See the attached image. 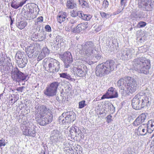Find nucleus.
<instances>
[{"label":"nucleus","mask_w":154,"mask_h":154,"mask_svg":"<svg viewBox=\"0 0 154 154\" xmlns=\"http://www.w3.org/2000/svg\"><path fill=\"white\" fill-rule=\"evenodd\" d=\"M76 6L74 0H67V7L68 8L72 9Z\"/></svg>","instance_id":"nucleus-24"},{"label":"nucleus","mask_w":154,"mask_h":154,"mask_svg":"<svg viewBox=\"0 0 154 154\" xmlns=\"http://www.w3.org/2000/svg\"><path fill=\"white\" fill-rule=\"evenodd\" d=\"M118 94L116 91L112 87H111L108 89L106 94L103 95L101 99L105 98H112L118 97Z\"/></svg>","instance_id":"nucleus-14"},{"label":"nucleus","mask_w":154,"mask_h":154,"mask_svg":"<svg viewBox=\"0 0 154 154\" xmlns=\"http://www.w3.org/2000/svg\"><path fill=\"white\" fill-rule=\"evenodd\" d=\"M145 125L142 124L139 126L137 130V134L138 135H144L146 134L147 129H146L144 127Z\"/></svg>","instance_id":"nucleus-20"},{"label":"nucleus","mask_w":154,"mask_h":154,"mask_svg":"<svg viewBox=\"0 0 154 154\" xmlns=\"http://www.w3.org/2000/svg\"><path fill=\"white\" fill-rule=\"evenodd\" d=\"M45 28L46 31L48 32H51V28L50 26L49 25H47L45 26Z\"/></svg>","instance_id":"nucleus-47"},{"label":"nucleus","mask_w":154,"mask_h":154,"mask_svg":"<svg viewBox=\"0 0 154 154\" xmlns=\"http://www.w3.org/2000/svg\"><path fill=\"white\" fill-rule=\"evenodd\" d=\"M59 75L60 77L61 78H65L69 80H70L71 79V76L66 72L60 73Z\"/></svg>","instance_id":"nucleus-31"},{"label":"nucleus","mask_w":154,"mask_h":154,"mask_svg":"<svg viewBox=\"0 0 154 154\" xmlns=\"http://www.w3.org/2000/svg\"><path fill=\"white\" fill-rule=\"evenodd\" d=\"M109 5L108 2L107 1L104 0L103 3V6H105L106 8V7H108Z\"/></svg>","instance_id":"nucleus-50"},{"label":"nucleus","mask_w":154,"mask_h":154,"mask_svg":"<svg viewBox=\"0 0 154 154\" xmlns=\"http://www.w3.org/2000/svg\"><path fill=\"white\" fill-rule=\"evenodd\" d=\"M26 0H25L20 2L19 4V7H21L23 5L26 3Z\"/></svg>","instance_id":"nucleus-55"},{"label":"nucleus","mask_w":154,"mask_h":154,"mask_svg":"<svg viewBox=\"0 0 154 154\" xmlns=\"http://www.w3.org/2000/svg\"><path fill=\"white\" fill-rule=\"evenodd\" d=\"M73 25H71L70 23H69L66 27L65 30L67 31H70L71 30H72L73 29Z\"/></svg>","instance_id":"nucleus-38"},{"label":"nucleus","mask_w":154,"mask_h":154,"mask_svg":"<svg viewBox=\"0 0 154 154\" xmlns=\"http://www.w3.org/2000/svg\"><path fill=\"white\" fill-rule=\"evenodd\" d=\"M128 80H126L123 79H121L117 82V85L119 87H121L122 89L124 88L123 86H125V85H126Z\"/></svg>","instance_id":"nucleus-25"},{"label":"nucleus","mask_w":154,"mask_h":154,"mask_svg":"<svg viewBox=\"0 0 154 154\" xmlns=\"http://www.w3.org/2000/svg\"><path fill=\"white\" fill-rule=\"evenodd\" d=\"M78 47L81 48V49L79 51V52L83 54L85 58L95 57L97 60L100 59L101 56L95 50V47L92 42H86L84 45H79Z\"/></svg>","instance_id":"nucleus-1"},{"label":"nucleus","mask_w":154,"mask_h":154,"mask_svg":"<svg viewBox=\"0 0 154 154\" xmlns=\"http://www.w3.org/2000/svg\"><path fill=\"white\" fill-rule=\"evenodd\" d=\"M42 52L46 56L49 54L50 51L46 47H45L43 48Z\"/></svg>","instance_id":"nucleus-36"},{"label":"nucleus","mask_w":154,"mask_h":154,"mask_svg":"<svg viewBox=\"0 0 154 154\" xmlns=\"http://www.w3.org/2000/svg\"><path fill=\"white\" fill-rule=\"evenodd\" d=\"M36 131L35 130V128L34 126H32L31 128H27L23 132V134L26 136L32 137H35V136Z\"/></svg>","instance_id":"nucleus-18"},{"label":"nucleus","mask_w":154,"mask_h":154,"mask_svg":"<svg viewBox=\"0 0 154 154\" xmlns=\"http://www.w3.org/2000/svg\"><path fill=\"white\" fill-rule=\"evenodd\" d=\"M132 15L135 18L137 19H140L141 17V16L138 14H137L135 13H134L132 14Z\"/></svg>","instance_id":"nucleus-48"},{"label":"nucleus","mask_w":154,"mask_h":154,"mask_svg":"<svg viewBox=\"0 0 154 154\" xmlns=\"http://www.w3.org/2000/svg\"><path fill=\"white\" fill-rule=\"evenodd\" d=\"M59 85V83L57 82L51 83L49 86L46 87L44 91V94L45 95L49 97L55 96L56 94Z\"/></svg>","instance_id":"nucleus-8"},{"label":"nucleus","mask_w":154,"mask_h":154,"mask_svg":"<svg viewBox=\"0 0 154 154\" xmlns=\"http://www.w3.org/2000/svg\"><path fill=\"white\" fill-rule=\"evenodd\" d=\"M83 8L87 9L89 7V5L88 3L86 1L80 5Z\"/></svg>","instance_id":"nucleus-40"},{"label":"nucleus","mask_w":154,"mask_h":154,"mask_svg":"<svg viewBox=\"0 0 154 154\" xmlns=\"http://www.w3.org/2000/svg\"><path fill=\"white\" fill-rule=\"evenodd\" d=\"M62 137V136L59 131H54L52 132L50 138L52 143L56 144L58 141L59 139H61Z\"/></svg>","instance_id":"nucleus-15"},{"label":"nucleus","mask_w":154,"mask_h":154,"mask_svg":"<svg viewBox=\"0 0 154 154\" xmlns=\"http://www.w3.org/2000/svg\"><path fill=\"white\" fill-rule=\"evenodd\" d=\"M43 17L42 16L38 17L37 19V21L35 22V24H37L38 23L42 22L43 21Z\"/></svg>","instance_id":"nucleus-43"},{"label":"nucleus","mask_w":154,"mask_h":154,"mask_svg":"<svg viewBox=\"0 0 154 154\" xmlns=\"http://www.w3.org/2000/svg\"><path fill=\"white\" fill-rule=\"evenodd\" d=\"M45 57L46 56L43 53V52H41L38 55V60H40Z\"/></svg>","instance_id":"nucleus-42"},{"label":"nucleus","mask_w":154,"mask_h":154,"mask_svg":"<svg viewBox=\"0 0 154 154\" xmlns=\"http://www.w3.org/2000/svg\"><path fill=\"white\" fill-rule=\"evenodd\" d=\"M26 0H25L20 2L19 4V7H21L23 5L26 3Z\"/></svg>","instance_id":"nucleus-54"},{"label":"nucleus","mask_w":154,"mask_h":154,"mask_svg":"<svg viewBox=\"0 0 154 154\" xmlns=\"http://www.w3.org/2000/svg\"><path fill=\"white\" fill-rule=\"evenodd\" d=\"M146 125L147 127V131L148 133H151L154 130V121L152 120H149Z\"/></svg>","instance_id":"nucleus-22"},{"label":"nucleus","mask_w":154,"mask_h":154,"mask_svg":"<svg viewBox=\"0 0 154 154\" xmlns=\"http://www.w3.org/2000/svg\"><path fill=\"white\" fill-rule=\"evenodd\" d=\"M57 21L58 22L60 23H62L63 22H64L65 21L66 18H63V17H62L61 16H60L58 15L57 17Z\"/></svg>","instance_id":"nucleus-41"},{"label":"nucleus","mask_w":154,"mask_h":154,"mask_svg":"<svg viewBox=\"0 0 154 154\" xmlns=\"http://www.w3.org/2000/svg\"><path fill=\"white\" fill-rule=\"evenodd\" d=\"M116 14H114V15H116Z\"/></svg>","instance_id":"nucleus-62"},{"label":"nucleus","mask_w":154,"mask_h":154,"mask_svg":"<svg viewBox=\"0 0 154 154\" xmlns=\"http://www.w3.org/2000/svg\"><path fill=\"white\" fill-rule=\"evenodd\" d=\"M112 116L111 115H109L106 117V122L107 123H109L112 122Z\"/></svg>","instance_id":"nucleus-44"},{"label":"nucleus","mask_w":154,"mask_h":154,"mask_svg":"<svg viewBox=\"0 0 154 154\" xmlns=\"http://www.w3.org/2000/svg\"><path fill=\"white\" fill-rule=\"evenodd\" d=\"M77 21L76 20H74L73 19H71L69 23H70L71 25H72V24H74L76 23Z\"/></svg>","instance_id":"nucleus-51"},{"label":"nucleus","mask_w":154,"mask_h":154,"mask_svg":"<svg viewBox=\"0 0 154 154\" xmlns=\"http://www.w3.org/2000/svg\"><path fill=\"white\" fill-rule=\"evenodd\" d=\"M110 106H112V107H113V106L112 105H111Z\"/></svg>","instance_id":"nucleus-61"},{"label":"nucleus","mask_w":154,"mask_h":154,"mask_svg":"<svg viewBox=\"0 0 154 154\" xmlns=\"http://www.w3.org/2000/svg\"><path fill=\"white\" fill-rule=\"evenodd\" d=\"M138 118L142 122H144L146 118V115L145 113L141 114L138 117Z\"/></svg>","instance_id":"nucleus-37"},{"label":"nucleus","mask_w":154,"mask_h":154,"mask_svg":"<svg viewBox=\"0 0 154 154\" xmlns=\"http://www.w3.org/2000/svg\"><path fill=\"white\" fill-rule=\"evenodd\" d=\"M79 4L81 5L85 1V0H78Z\"/></svg>","instance_id":"nucleus-58"},{"label":"nucleus","mask_w":154,"mask_h":154,"mask_svg":"<svg viewBox=\"0 0 154 154\" xmlns=\"http://www.w3.org/2000/svg\"><path fill=\"white\" fill-rule=\"evenodd\" d=\"M115 67V62L110 60L98 65L96 68L95 74L97 76L102 77L112 71Z\"/></svg>","instance_id":"nucleus-3"},{"label":"nucleus","mask_w":154,"mask_h":154,"mask_svg":"<svg viewBox=\"0 0 154 154\" xmlns=\"http://www.w3.org/2000/svg\"><path fill=\"white\" fill-rule=\"evenodd\" d=\"M82 25L81 23L78 24L75 28H73L72 29V32H73L79 33L83 29L82 28Z\"/></svg>","instance_id":"nucleus-28"},{"label":"nucleus","mask_w":154,"mask_h":154,"mask_svg":"<svg viewBox=\"0 0 154 154\" xmlns=\"http://www.w3.org/2000/svg\"><path fill=\"white\" fill-rule=\"evenodd\" d=\"M154 137V133L152 135L151 138H152L153 137Z\"/></svg>","instance_id":"nucleus-60"},{"label":"nucleus","mask_w":154,"mask_h":154,"mask_svg":"<svg viewBox=\"0 0 154 154\" xmlns=\"http://www.w3.org/2000/svg\"><path fill=\"white\" fill-rule=\"evenodd\" d=\"M18 77H19V79H21L22 80H24L26 77H25L24 74L20 72V71L18 70Z\"/></svg>","instance_id":"nucleus-34"},{"label":"nucleus","mask_w":154,"mask_h":154,"mask_svg":"<svg viewBox=\"0 0 154 154\" xmlns=\"http://www.w3.org/2000/svg\"><path fill=\"white\" fill-rule=\"evenodd\" d=\"M146 22L143 21H140L137 25V27L139 28H141L144 27L146 26Z\"/></svg>","instance_id":"nucleus-35"},{"label":"nucleus","mask_w":154,"mask_h":154,"mask_svg":"<svg viewBox=\"0 0 154 154\" xmlns=\"http://www.w3.org/2000/svg\"><path fill=\"white\" fill-rule=\"evenodd\" d=\"M85 100H82L79 103V108H82L85 106L86 105L85 104Z\"/></svg>","instance_id":"nucleus-39"},{"label":"nucleus","mask_w":154,"mask_h":154,"mask_svg":"<svg viewBox=\"0 0 154 154\" xmlns=\"http://www.w3.org/2000/svg\"><path fill=\"white\" fill-rule=\"evenodd\" d=\"M134 52L135 51L133 49L125 48L122 50L120 54V58L123 60H128L131 58Z\"/></svg>","instance_id":"nucleus-12"},{"label":"nucleus","mask_w":154,"mask_h":154,"mask_svg":"<svg viewBox=\"0 0 154 154\" xmlns=\"http://www.w3.org/2000/svg\"><path fill=\"white\" fill-rule=\"evenodd\" d=\"M127 85H125V88L123 89V91L128 95L132 94L137 90V84L136 81L133 78L128 77Z\"/></svg>","instance_id":"nucleus-4"},{"label":"nucleus","mask_w":154,"mask_h":154,"mask_svg":"<svg viewBox=\"0 0 154 154\" xmlns=\"http://www.w3.org/2000/svg\"><path fill=\"white\" fill-rule=\"evenodd\" d=\"M133 64L134 69L139 73L145 74L149 73V70L150 67V62L145 57H141L134 59Z\"/></svg>","instance_id":"nucleus-2"},{"label":"nucleus","mask_w":154,"mask_h":154,"mask_svg":"<svg viewBox=\"0 0 154 154\" xmlns=\"http://www.w3.org/2000/svg\"><path fill=\"white\" fill-rule=\"evenodd\" d=\"M37 112L38 114H37L36 115H42L45 114L47 112V108L45 106L42 105L40 106H38L37 109Z\"/></svg>","instance_id":"nucleus-21"},{"label":"nucleus","mask_w":154,"mask_h":154,"mask_svg":"<svg viewBox=\"0 0 154 154\" xmlns=\"http://www.w3.org/2000/svg\"><path fill=\"white\" fill-rule=\"evenodd\" d=\"M11 6L14 9H17L19 7V4H11Z\"/></svg>","instance_id":"nucleus-49"},{"label":"nucleus","mask_w":154,"mask_h":154,"mask_svg":"<svg viewBox=\"0 0 154 154\" xmlns=\"http://www.w3.org/2000/svg\"><path fill=\"white\" fill-rule=\"evenodd\" d=\"M142 123V122L139 119L138 117L134 122L133 124L134 126H137L139 125Z\"/></svg>","instance_id":"nucleus-32"},{"label":"nucleus","mask_w":154,"mask_h":154,"mask_svg":"<svg viewBox=\"0 0 154 154\" xmlns=\"http://www.w3.org/2000/svg\"><path fill=\"white\" fill-rule=\"evenodd\" d=\"M69 132L70 135L72 137L76 136V133L78 134L79 135H80V136L82 138L83 136V134L81 131L79 130V128L76 126H72L69 128Z\"/></svg>","instance_id":"nucleus-16"},{"label":"nucleus","mask_w":154,"mask_h":154,"mask_svg":"<svg viewBox=\"0 0 154 154\" xmlns=\"http://www.w3.org/2000/svg\"><path fill=\"white\" fill-rule=\"evenodd\" d=\"M100 14L101 16L102 17H106V14L104 12H100Z\"/></svg>","instance_id":"nucleus-56"},{"label":"nucleus","mask_w":154,"mask_h":154,"mask_svg":"<svg viewBox=\"0 0 154 154\" xmlns=\"http://www.w3.org/2000/svg\"><path fill=\"white\" fill-rule=\"evenodd\" d=\"M141 103L140 106V109L146 106H147L149 105L150 102L148 97L145 96L143 93V95H141Z\"/></svg>","instance_id":"nucleus-17"},{"label":"nucleus","mask_w":154,"mask_h":154,"mask_svg":"<svg viewBox=\"0 0 154 154\" xmlns=\"http://www.w3.org/2000/svg\"><path fill=\"white\" fill-rule=\"evenodd\" d=\"M79 17L81 18L82 19L85 20H89L91 18V16L90 15H88L87 14H84L80 13L79 14Z\"/></svg>","instance_id":"nucleus-29"},{"label":"nucleus","mask_w":154,"mask_h":154,"mask_svg":"<svg viewBox=\"0 0 154 154\" xmlns=\"http://www.w3.org/2000/svg\"><path fill=\"white\" fill-rule=\"evenodd\" d=\"M67 14L65 12H64L63 11H61L59 12L58 16H61L62 17H63V18H65L66 19H67L66 18L67 16Z\"/></svg>","instance_id":"nucleus-33"},{"label":"nucleus","mask_w":154,"mask_h":154,"mask_svg":"<svg viewBox=\"0 0 154 154\" xmlns=\"http://www.w3.org/2000/svg\"><path fill=\"white\" fill-rule=\"evenodd\" d=\"M13 23V21L11 19V23H10V25H12Z\"/></svg>","instance_id":"nucleus-59"},{"label":"nucleus","mask_w":154,"mask_h":154,"mask_svg":"<svg viewBox=\"0 0 154 154\" xmlns=\"http://www.w3.org/2000/svg\"><path fill=\"white\" fill-rule=\"evenodd\" d=\"M17 62L19 67H24L27 62L26 56L23 53L21 52L17 53L15 56Z\"/></svg>","instance_id":"nucleus-10"},{"label":"nucleus","mask_w":154,"mask_h":154,"mask_svg":"<svg viewBox=\"0 0 154 154\" xmlns=\"http://www.w3.org/2000/svg\"><path fill=\"white\" fill-rule=\"evenodd\" d=\"M53 116L50 113L42 115H36V120L41 125L44 126L50 123L52 121Z\"/></svg>","instance_id":"nucleus-6"},{"label":"nucleus","mask_w":154,"mask_h":154,"mask_svg":"<svg viewBox=\"0 0 154 154\" xmlns=\"http://www.w3.org/2000/svg\"><path fill=\"white\" fill-rule=\"evenodd\" d=\"M141 95H143V93L140 92L132 100V106L134 109L136 110L140 109Z\"/></svg>","instance_id":"nucleus-13"},{"label":"nucleus","mask_w":154,"mask_h":154,"mask_svg":"<svg viewBox=\"0 0 154 154\" xmlns=\"http://www.w3.org/2000/svg\"><path fill=\"white\" fill-rule=\"evenodd\" d=\"M75 114L72 112L63 113L59 117V122L60 124L72 122L75 119Z\"/></svg>","instance_id":"nucleus-5"},{"label":"nucleus","mask_w":154,"mask_h":154,"mask_svg":"<svg viewBox=\"0 0 154 154\" xmlns=\"http://www.w3.org/2000/svg\"><path fill=\"white\" fill-rule=\"evenodd\" d=\"M87 67L77 61L73 68L74 74L80 77L84 76L87 72Z\"/></svg>","instance_id":"nucleus-7"},{"label":"nucleus","mask_w":154,"mask_h":154,"mask_svg":"<svg viewBox=\"0 0 154 154\" xmlns=\"http://www.w3.org/2000/svg\"><path fill=\"white\" fill-rule=\"evenodd\" d=\"M71 15L72 17H75L78 16L79 17V14L82 13L81 11H78L77 10H72L71 11Z\"/></svg>","instance_id":"nucleus-30"},{"label":"nucleus","mask_w":154,"mask_h":154,"mask_svg":"<svg viewBox=\"0 0 154 154\" xmlns=\"http://www.w3.org/2000/svg\"><path fill=\"white\" fill-rule=\"evenodd\" d=\"M6 145L5 140L2 139L0 140V147L5 146Z\"/></svg>","instance_id":"nucleus-45"},{"label":"nucleus","mask_w":154,"mask_h":154,"mask_svg":"<svg viewBox=\"0 0 154 154\" xmlns=\"http://www.w3.org/2000/svg\"><path fill=\"white\" fill-rule=\"evenodd\" d=\"M36 50V48L34 45H31L29 47H28L26 49V52L27 54H29V55H31L33 54L34 52Z\"/></svg>","instance_id":"nucleus-23"},{"label":"nucleus","mask_w":154,"mask_h":154,"mask_svg":"<svg viewBox=\"0 0 154 154\" xmlns=\"http://www.w3.org/2000/svg\"><path fill=\"white\" fill-rule=\"evenodd\" d=\"M101 29V26H98L96 29V31L97 32H98L100 31Z\"/></svg>","instance_id":"nucleus-57"},{"label":"nucleus","mask_w":154,"mask_h":154,"mask_svg":"<svg viewBox=\"0 0 154 154\" xmlns=\"http://www.w3.org/2000/svg\"><path fill=\"white\" fill-rule=\"evenodd\" d=\"M127 2V0H121L120 3L122 5H125Z\"/></svg>","instance_id":"nucleus-52"},{"label":"nucleus","mask_w":154,"mask_h":154,"mask_svg":"<svg viewBox=\"0 0 154 154\" xmlns=\"http://www.w3.org/2000/svg\"><path fill=\"white\" fill-rule=\"evenodd\" d=\"M152 0H140L138 3L139 8L141 9H146L149 2Z\"/></svg>","instance_id":"nucleus-19"},{"label":"nucleus","mask_w":154,"mask_h":154,"mask_svg":"<svg viewBox=\"0 0 154 154\" xmlns=\"http://www.w3.org/2000/svg\"><path fill=\"white\" fill-rule=\"evenodd\" d=\"M27 24V23L25 21H21L16 23V26L19 29H22L26 26Z\"/></svg>","instance_id":"nucleus-26"},{"label":"nucleus","mask_w":154,"mask_h":154,"mask_svg":"<svg viewBox=\"0 0 154 154\" xmlns=\"http://www.w3.org/2000/svg\"><path fill=\"white\" fill-rule=\"evenodd\" d=\"M48 68L47 71L49 72V75H51L54 72H57L59 71L60 68V63L55 59H50L49 60Z\"/></svg>","instance_id":"nucleus-9"},{"label":"nucleus","mask_w":154,"mask_h":154,"mask_svg":"<svg viewBox=\"0 0 154 154\" xmlns=\"http://www.w3.org/2000/svg\"><path fill=\"white\" fill-rule=\"evenodd\" d=\"M60 57L65 63V67L68 68L72 61L71 54L69 51L65 52L63 54L60 55Z\"/></svg>","instance_id":"nucleus-11"},{"label":"nucleus","mask_w":154,"mask_h":154,"mask_svg":"<svg viewBox=\"0 0 154 154\" xmlns=\"http://www.w3.org/2000/svg\"><path fill=\"white\" fill-rule=\"evenodd\" d=\"M81 25H82V29L84 30L88 28V24L86 23H81Z\"/></svg>","instance_id":"nucleus-46"},{"label":"nucleus","mask_w":154,"mask_h":154,"mask_svg":"<svg viewBox=\"0 0 154 154\" xmlns=\"http://www.w3.org/2000/svg\"><path fill=\"white\" fill-rule=\"evenodd\" d=\"M11 77L14 80L19 79L18 70L17 69L15 70L14 71H12Z\"/></svg>","instance_id":"nucleus-27"},{"label":"nucleus","mask_w":154,"mask_h":154,"mask_svg":"<svg viewBox=\"0 0 154 154\" xmlns=\"http://www.w3.org/2000/svg\"><path fill=\"white\" fill-rule=\"evenodd\" d=\"M24 88V87L23 86L21 87H19V88H17V90L18 91H19L22 92V91Z\"/></svg>","instance_id":"nucleus-53"}]
</instances>
